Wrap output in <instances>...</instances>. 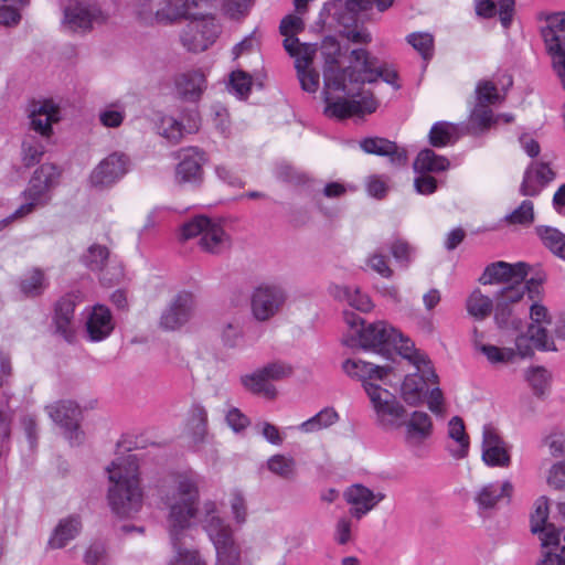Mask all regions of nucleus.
Listing matches in <instances>:
<instances>
[{"label": "nucleus", "mask_w": 565, "mask_h": 565, "mask_svg": "<svg viewBox=\"0 0 565 565\" xmlns=\"http://www.w3.org/2000/svg\"><path fill=\"white\" fill-rule=\"evenodd\" d=\"M455 132L456 128L454 125L447 121H438L430 128L428 135L429 143L437 148L445 147L451 141Z\"/></svg>", "instance_id": "864d4df0"}, {"label": "nucleus", "mask_w": 565, "mask_h": 565, "mask_svg": "<svg viewBox=\"0 0 565 565\" xmlns=\"http://www.w3.org/2000/svg\"><path fill=\"white\" fill-rule=\"evenodd\" d=\"M495 122L497 119L490 107L475 105L469 116L467 129L470 134L478 135L487 131Z\"/></svg>", "instance_id": "58836bf2"}, {"label": "nucleus", "mask_w": 565, "mask_h": 565, "mask_svg": "<svg viewBox=\"0 0 565 565\" xmlns=\"http://www.w3.org/2000/svg\"><path fill=\"white\" fill-rule=\"evenodd\" d=\"M513 492L510 481L503 483H488L483 486L476 495V502L480 509H493L500 502L509 503Z\"/></svg>", "instance_id": "c85d7f7f"}, {"label": "nucleus", "mask_w": 565, "mask_h": 565, "mask_svg": "<svg viewBox=\"0 0 565 565\" xmlns=\"http://www.w3.org/2000/svg\"><path fill=\"white\" fill-rule=\"evenodd\" d=\"M339 420V414L333 407H326L318 414L301 423L299 429L303 433H315L326 429Z\"/></svg>", "instance_id": "ea45409f"}, {"label": "nucleus", "mask_w": 565, "mask_h": 565, "mask_svg": "<svg viewBox=\"0 0 565 565\" xmlns=\"http://www.w3.org/2000/svg\"><path fill=\"white\" fill-rule=\"evenodd\" d=\"M535 232L546 248L565 260V234L555 227L543 225L537 226Z\"/></svg>", "instance_id": "e433bc0d"}, {"label": "nucleus", "mask_w": 565, "mask_h": 565, "mask_svg": "<svg viewBox=\"0 0 565 565\" xmlns=\"http://www.w3.org/2000/svg\"><path fill=\"white\" fill-rule=\"evenodd\" d=\"M190 425L198 440H202L207 427V412L202 405H193L191 408Z\"/></svg>", "instance_id": "052dcab7"}, {"label": "nucleus", "mask_w": 565, "mask_h": 565, "mask_svg": "<svg viewBox=\"0 0 565 565\" xmlns=\"http://www.w3.org/2000/svg\"><path fill=\"white\" fill-rule=\"evenodd\" d=\"M482 459L490 467H509L511 456L505 441L497 429L486 425L482 433Z\"/></svg>", "instance_id": "f3484780"}, {"label": "nucleus", "mask_w": 565, "mask_h": 565, "mask_svg": "<svg viewBox=\"0 0 565 565\" xmlns=\"http://www.w3.org/2000/svg\"><path fill=\"white\" fill-rule=\"evenodd\" d=\"M337 296L361 312H369L373 309V302L369 295L361 292L359 288L342 287Z\"/></svg>", "instance_id": "49530a36"}, {"label": "nucleus", "mask_w": 565, "mask_h": 565, "mask_svg": "<svg viewBox=\"0 0 565 565\" xmlns=\"http://www.w3.org/2000/svg\"><path fill=\"white\" fill-rule=\"evenodd\" d=\"M20 291L28 298L41 296L47 287L44 271L33 268L28 271L19 284Z\"/></svg>", "instance_id": "4c0bfd02"}, {"label": "nucleus", "mask_w": 565, "mask_h": 565, "mask_svg": "<svg viewBox=\"0 0 565 565\" xmlns=\"http://www.w3.org/2000/svg\"><path fill=\"white\" fill-rule=\"evenodd\" d=\"M193 295L181 291L174 296L160 318V327L168 331H174L185 324L193 312Z\"/></svg>", "instance_id": "2eb2a0df"}, {"label": "nucleus", "mask_w": 565, "mask_h": 565, "mask_svg": "<svg viewBox=\"0 0 565 565\" xmlns=\"http://www.w3.org/2000/svg\"><path fill=\"white\" fill-rule=\"evenodd\" d=\"M182 17H184L182 0L167 1L156 11V20L160 23H170Z\"/></svg>", "instance_id": "4d7b16f0"}, {"label": "nucleus", "mask_w": 565, "mask_h": 565, "mask_svg": "<svg viewBox=\"0 0 565 565\" xmlns=\"http://www.w3.org/2000/svg\"><path fill=\"white\" fill-rule=\"evenodd\" d=\"M504 96L498 92L497 85L491 81H480L476 86V105L490 107L502 103Z\"/></svg>", "instance_id": "de8ad7c7"}, {"label": "nucleus", "mask_w": 565, "mask_h": 565, "mask_svg": "<svg viewBox=\"0 0 565 565\" xmlns=\"http://www.w3.org/2000/svg\"><path fill=\"white\" fill-rule=\"evenodd\" d=\"M479 350L487 356L490 363H507L514 359L515 351L511 348H499L492 344H482Z\"/></svg>", "instance_id": "13d9d810"}, {"label": "nucleus", "mask_w": 565, "mask_h": 565, "mask_svg": "<svg viewBox=\"0 0 565 565\" xmlns=\"http://www.w3.org/2000/svg\"><path fill=\"white\" fill-rule=\"evenodd\" d=\"M548 499L545 495L537 498L530 516V530H557L553 524H547Z\"/></svg>", "instance_id": "8fccbe9b"}, {"label": "nucleus", "mask_w": 565, "mask_h": 565, "mask_svg": "<svg viewBox=\"0 0 565 565\" xmlns=\"http://www.w3.org/2000/svg\"><path fill=\"white\" fill-rule=\"evenodd\" d=\"M296 71L301 88L308 93H316L319 88V73L311 66L303 68L298 66Z\"/></svg>", "instance_id": "774afa93"}, {"label": "nucleus", "mask_w": 565, "mask_h": 565, "mask_svg": "<svg viewBox=\"0 0 565 565\" xmlns=\"http://www.w3.org/2000/svg\"><path fill=\"white\" fill-rule=\"evenodd\" d=\"M157 491L162 503L169 509L172 530H188L196 520H200L203 527L225 530L215 502H204L202 512H199V489L192 478L182 476L178 481L174 477L160 479Z\"/></svg>", "instance_id": "f257e3e1"}, {"label": "nucleus", "mask_w": 565, "mask_h": 565, "mask_svg": "<svg viewBox=\"0 0 565 565\" xmlns=\"http://www.w3.org/2000/svg\"><path fill=\"white\" fill-rule=\"evenodd\" d=\"M467 310L476 319H486L493 310V300L483 295L479 289L471 292L467 299Z\"/></svg>", "instance_id": "79ce46f5"}, {"label": "nucleus", "mask_w": 565, "mask_h": 565, "mask_svg": "<svg viewBox=\"0 0 565 565\" xmlns=\"http://www.w3.org/2000/svg\"><path fill=\"white\" fill-rule=\"evenodd\" d=\"M233 532H209L217 557V565H239L241 550L233 539Z\"/></svg>", "instance_id": "cd10ccee"}, {"label": "nucleus", "mask_w": 565, "mask_h": 565, "mask_svg": "<svg viewBox=\"0 0 565 565\" xmlns=\"http://www.w3.org/2000/svg\"><path fill=\"white\" fill-rule=\"evenodd\" d=\"M364 390L381 424L387 427L399 425L398 420L404 417L406 411L396 397L390 391L373 383H366Z\"/></svg>", "instance_id": "1a4fd4ad"}, {"label": "nucleus", "mask_w": 565, "mask_h": 565, "mask_svg": "<svg viewBox=\"0 0 565 565\" xmlns=\"http://www.w3.org/2000/svg\"><path fill=\"white\" fill-rule=\"evenodd\" d=\"M129 167L130 159L126 153L113 152L93 169L88 182L98 190L110 188L129 171Z\"/></svg>", "instance_id": "9d476101"}, {"label": "nucleus", "mask_w": 565, "mask_h": 565, "mask_svg": "<svg viewBox=\"0 0 565 565\" xmlns=\"http://www.w3.org/2000/svg\"><path fill=\"white\" fill-rule=\"evenodd\" d=\"M342 369L350 377L362 381L363 386L371 383L370 380L385 379L393 370L390 365L381 366L354 359L345 360L342 363Z\"/></svg>", "instance_id": "bb28decb"}, {"label": "nucleus", "mask_w": 565, "mask_h": 565, "mask_svg": "<svg viewBox=\"0 0 565 565\" xmlns=\"http://www.w3.org/2000/svg\"><path fill=\"white\" fill-rule=\"evenodd\" d=\"M241 383L253 394L263 395L268 399H274L277 396L276 387L268 382L260 369L250 374L241 376Z\"/></svg>", "instance_id": "f704fd0d"}, {"label": "nucleus", "mask_w": 565, "mask_h": 565, "mask_svg": "<svg viewBox=\"0 0 565 565\" xmlns=\"http://www.w3.org/2000/svg\"><path fill=\"white\" fill-rule=\"evenodd\" d=\"M351 63L359 65L356 72H350V83L364 84L376 83L379 79L394 86L396 89L401 87L397 83L398 74L395 68L386 63L379 65L377 57L362 47L353 49L350 52Z\"/></svg>", "instance_id": "39448f33"}, {"label": "nucleus", "mask_w": 565, "mask_h": 565, "mask_svg": "<svg viewBox=\"0 0 565 565\" xmlns=\"http://www.w3.org/2000/svg\"><path fill=\"white\" fill-rule=\"evenodd\" d=\"M546 50L552 57L553 68L565 88V17L555 13L547 18V24L542 29Z\"/></svg>", "instance_id": "0eeeda50"}, {"label": "nucleus", "mask_w": 565, "mask_h": 565, "mask_svg": "<svg viewBox=\"0 0 565 565\" xmlns=\"http://www.w3.org/2000/svg\"><path fill=\"white\" fill-rule=\"evenodd\" d=\"M366 264L372 270L384 278H392L394 275L393 269L388 265L387 257L382 252L371 254L366 259Z\"/></svg>", "instance_id": "338daca9"}, {"label": "nucleus", "mask_w": 565, "mask_h": 565, "mask_svg": "<svg viewBox=\"0 0 565 565\" xmlns=\"http://www.w3.org/2000/svg\"><path fill=\"white\" fill-rule=\"evenodd\" d=\"M555 178V172L545 162L532 163L524 172L520 185L523 196H536Z\"/></svg>", "instance_id": "b1692460"}, {"label": "nucleus", "mask_w": 565, "mask_h": 565, "mask_svg": "<svg viewBox=\"0 0 565 565\" xmlns=\"http://www.w3.org/2000/svg\"><path fill=\"white\" fill-rule=\"evenodd\" d=\"M215 8L214 0H182V9L184 18L192 21L207 20Z\"/></svg>", "instance_id": "37998d69"}, {"label": "nucleus", "mask_w": 565, "mask_h": 565, "mask_svg": "<svg viewBox=\"0 0 565 565\" xmlns=\"http://www.w3.org/2000/svg\"><path fill=\"white\" fill-rule=\"evenodd\" d=\"M184 534L185 532H171V544L177 550V556L171 565H206L198 551L181 547L180 541Z\"/></svg>", "instance_id": "a19ab883"}, {"label": "nucleus", "mask_w": 565, "mask_h": 565, "mask_svg": "<svg viewBox=\"0 0 565 565\" xmlns=\"http://www.w3.org/2000/svg\"><path fill=\"white\" fill-rule=\"evenodd\" d=\"M78 302H81L79 292H68L61 297L55 305L53 320L56 332L67 342H72L75 338L74 311Z\"/></svg>", "instance_id": "a211bd4d"}, {"label": "nucleus", "mask_w": 565, "mask_h": 565, "mask_svg": "<svg viewBox=\"0 0 565 565\" xmlns=\"http://www.w3.org/2000/svg\"><path fill=\"white\" fill-rule=\"evenodd\" d=\"M115 328L110 310L103 305H96L86 321V332L93 342L103 341L110 335Z\"/></svg>", "instance_id": "a878e982"}, {"label": "nucleus", "mask_w": 565, "mask_h": 565, "mask_svg": "<svg viewBox=\"0 0 565 565\" xmlns=\"http://www.w3.org/2000/svg\"><path fill=\"white\" fill-rule=\"evenodd\" d=\"M211 220L206 216H196L191 221L184 223L181 227V237L183 239H190L192 237L202 236L204 230L210 225Z\"/></svg>", "instance_id": "0e129e2a"}, {"label": "nucleus", "mask_w": 565, "mask_h": 565, "mask_svg": "<svg viewBox=\"0 0 565 565\" xmlns=\"http://www.w3.org/2000/svg\"><path fill=\"white\" fill-rule=\"evenodd\" d=\"M360 147L366 153L387 157L397 167L405 166L408 160L406 149L386 138L367 137L360 141Z\"/></svg>", "instance_id": "aec40b11"}, {"label": "nucleus", "mask_w": 565, "mask_h": 565, "mask_svg": "<svg viewBox=\"0 0 565 565\" xmlns=\"http://www.w3.org/2000/svg\"><path fill=\"white\" fill-rule=\"evenodd\" d=\"M343 497L348 504H350V515L356 520L369 513L384 499L383 493H374L371 489L360 483L350 486L344 491Z\"/></svg>", "instance_id": "6ab92c4d"}, {"label": "nucleus", "mask_w": 565, "mask_h": 565, "mask_svg": "<svg viewBox=\"0 0 565 565\" xmlns=\"http://www.w3.org/2000/svg\"><path fill=\"white\" fill-rule=\"evenodd\" d=\"M174 86L182 100L196 103L206 89V78L202 71L190 70L174 77Z\"/></svg>", "instance_id": "412c9836"}, {"label": "nucleus", "mask_w": 565, "mask_h": 565, "mask_svg": "<svg viewBox=\"0 0 565 565\" xmlns=\"http://www.w3.org/2000/svg\"><path fill=\"white\" fill-rule=\"evenodd\" d=\"M535 221L534 204L531 200H524L511 213L504 216V222L509 225H519L522 227L531 226Z\"/></svg>", "instance_id": "a18cd8bd"}, {"label": "nucleus", "mask_w": 565, "mask_h": 565, "mask_svg": "<svg viewBox=\"0 0 565 565\" xmlns=\"http://www.w3.org/2000/svg\"><path fill=\"white\" fill-rule=\"evenodd\" d=\"M321 55L323 57V83L326 89L345 92L347 78L350 81V72H356L352 66L341 67V45L333 36H326L321 43Z\"/></svg>", "instance_id": "423d86ee"}, {"label": "nucleus", "mask_w": 565, "mask_h": 565, "mask_svg": "<svg viewBox=\"0 0 565 565\" xmlns=\"http://www.w3.org/2000/svg\"><path fill=\"white\" fill-rule=\"evenodd\" d=\"M221 33V25L214 18L191 21L182 31V45L190 52H202L212 45Z\"/></svg>", "instance_id": "9b49d317"}, {"label": "nucleus", "mask_w": 565, "mask_h": 565, "mask_svg": "<svg viewBox=\"0 0 565 565\" xmlns=\"http://www.w3.org/2000/svg\"><path fill=\"white\" fill-rule=\"evenodd\" d=\"M422 355L425 358V362H420L419 365L414 364L422 375L408 374L402 384V397L411 406L422 403V393L427 382L438 383V375L430 367V362L425 354L422 353Z\"/></svg>", "instance_id": "dca6fc26"}, {"label": "nucleus", "mask_w": 565, "mask_h": 565, "mask_svg": "<svg viewBox=\"0 0 565 565\" xmlns=\"http://www.w3.org/2000/svg\"><path fill=\"white\" fill-rule=\"evenodd\" d=\"M284 47L287 53L295 58V68L310 67L317 52L316 45L300 43L298 38H288L284 40Z\"/></svg>", "instance_id": "72a5a7b5"}, {"label": "nucleus", "mask_w": 565, "mask_h": 565, "mask_svg": "<svg viewBox=\"0 0 565 565\" xmlns=\"http://www.w3.org/2000/svg\"><path fill=\"white\" fill-rule=\"evenodd\" d=\"M361 111V103L355 99L338 98L334 102L328 103L324 113L329 117L344 119L350 116L356 115Z\"/></svg>", "instance_id": "09e8293b"}, {"label": "nucleus", "mask_w": 565, "mask_h": 565, "mask_svg": "<svg viewBox=\"0 0 565 565\" xmlns=\"http://www.w3.org/2000/svg\"><path fill=\"white\" fill-rule=\"evenodd\" d=\"M106 470L110 482L107 499L111 511L119 516L137 512L141 508L143 493L136 455L116 458Z\"/></svg>", "instance_id": "7ed1b4c3"}, {"label": "nucleus", "mask_w": 565, "mask_h": 565, "mask_svg": "<svg viewBox=\"0 0 565 565\" xmlns=\"http://www.w3.org/2000/svg\"><path fill=\"white\" fill-rule=\"evenodd\" d=\"M177 158L180 160L175 168L177 183L200 185L203 182L205 152L198 147H186L178 151Z\"/></svg>", "instance_id": "ddd939ff"}, {"label": "nucleus", "mask_w": 565, "mask_h": 565, "mask_svg": "<svg viewBox=\"0 0 565 565\" xmlns=\"http://www.w3.org/2000/svg\"><path fill=\"white\" fill-rule=\"evenodd\" d=\"M60 177L61 170L53 163H43L36 169L29 181L28 188L21 193L25 202L11 215L0 221V231L11 222L32 214L36 207L45 206L51 200L49 192L58 184Z\"/></svg>", "instance_id": "20e7f679"}, {"label": "nucleus", "mask_w": 565, "mask_h": 565, "mask_svg": "<svg viewBox=\"0 0 565 565\" xmlns=\"http://www.w3.org/2000/svg\"><path fill=\"white\" fill-rule=\"evenodd\" d=\"M84 562L86 565H107L108 554L105 543L93 542L84 555Z\"/></svg>", "instance_id": "680f3d73"}, {"label": "nucleus", "mask_w": 565, "mask_h": 565, "mask_svg": "<svg viewBox=\"0 0 565 565\" xmlns=\"http://www.w3.org/2000/svg\"><path fill=\"white\" fill-rule=\"evenodd\" d=\"M399 425L405 428V441L409 446H419L433 434V422L426 412L415 411Z\"/></svg>", "instance_id": "393cba45"}, {"label": "nucleus", "mask_w": 565, "mask_h": 565, "mask_svg": "<svg viewBox=\"0 0 565 565\" xmlns=\"http://www.w3.org/2000/svg\"><path fill=\"white\" fill-rule=\"evenodd\" d=\"M200 128V117L198 113H193L189 117L188 126H184L173 117H164L161 120V135L170 141L178 143L183 138L184 132L194 134Z\"/></svg>", "instance_id": "7c9ffc66"}, {"label": "nucleus", "mask_w": 565, "mask_h": 565, "mask_svg": "<svg viewBox=\"0 0 565 565\" xmlns=\"http://www.w3.org/2000/svg\"><path fill=\"white\" fill-rule=\"evenodd\" d=\"M267 468L284 479H292L296 475V461L285 455H274L267 460Z\"/></svg>", "instance_id": "3c124183"}, {"label": "nucleus", "mask_w": 565, "mask_h": 565, "mask_svg": "<svg viewBox=\"0 0 565 565\" xmlns=\"http://www.w3.org/2000/svg\"><path fill=\"white\" fill-rule=\"evenodd\" d=\"M530 271V265L524 262L510 264L503 260L489 264L479 278L482 285H505L523 282Z\"/></svg>", "instance_id": "4468645a"}, {"label": "nucleus", "mask_w": 565, "mask_h": 565, "mask_svg": "<svg viewBox=\"0 0 565 565\" xmlns=\"http://www.w3.org/2000/svg\"><path fill=\"white\" fill-rule=\"evenodd\" d=\"M126 117L125 106L120 102L111 103L100 109L98 118L107 128H118Z\"/></svg>", "instance_id": "603ef678"}, {"label": "nucleus", "mask_w": 565, "mask_h": 565, "mask_svg": "<svg viewBox=\"0 0 565 565\" xmlns=\"http://www.w3.org/2000/svg\"><path fill=\"white\" fill-rule=\"evenodd\" d=\"M102 10L96 6L76 4L66 8L64 12V24L72 31H87L93 23L105 21Z\"/></svg>", "instance_id": "5701e85b"}, {"label": "nucleus", "mask_w": 565, "mask_h": 565, "mask_svg": "<svg viewBox=\"0 0 565 565\" xmlns=\"http://www.w3.org/2000/svg\"><path fill=\"white\" fill-rule=\"evenodd\" d=\"M265 377L270 381H280L292 374V367L284 362L268 363L260 369Z\"/></svg>", "instance_id": "69168bd1"}, {"label": "nucleus", "mask_w": 565, "mask_h": 565, "mask_svg": "<svg viewBox=\"0 0 565 565\" xmlns=\"http://www.w3.org/2000/svg\"><path fill=\"white\" fill-rule=\"evenodd\" d=\"M201 248L211 254H220L230 248V238L223 227L215 222H210L199 242Z\"/></svg>", "instance_id": "2f4dec72"}, {"label": "nucleus", "mask_w": 565, "mask_h": 565, "mask_svg": "<svg viewBox=\"0 0 565 565\" xmlns=\"http://www.w3.org/2000/svg\"><path fill=\"white\" fill-rule=\"evenodd\" d=\"M58 108L52 102L35 104L30 113L31 128L42 136H49L52 131V122L58 121Z\"/></svg>", "instance_id": "c756f323"}, {"label": "nucleus", "mask_w": 565, "mask_h": 565, "mask_svg": "<svg viewBox=\"0 0 565 565\" xmlns=\"http://www.w3.org/2000/svg\"><path fill=\"white\" fill-rule=\"evenodd\" d=\"M407 42L423 56L429 60L434 53V38L429 33L416 32L407 35Z\"/></svg>", "instance_id": "6e6d98bb"}, {"label": "nucleus", "mask_w": 565, "mask_h": 565, "mask_svg": "<svg viewBox=\"0 0 565 565\" xmlns=\"http://www.w3.org/2000/svg\"><path fill=\"white\" fill-rule=\"evenodd\" d=\"M109 257V250L106 246L94 244L84 255L85 265L94 271L104 269Z\"/></svg>", "instance_id": "5fc2aeb1"}, {"label": "nucleus", "mask_w": 565, "mask_h": 565, "mask_svg": "<svg viewBox=\"0 0 565 565\" xmlns=\"http://www.w3.org/2000/svg\"><path fill=\"white\" fill-rule=\"evenodd\" d=\"M533 345L541 351H556L553 339L548 338L547 330L543 326L530 324L525 334H520L515 339V348L521 358H527L533 354Z\"/></svg>", "instance_id": "4be33fe9"}, {"label": "nucleus", "mask_w": 565, "mask_h": 565, "mask_svg": "<svg viewBox=\"0 0 565 565\" xmlns=\"http://www.w3.org/2000/svg\"><path fill=\"white\" fill-rule=\"evenodd\" d=\"M449 164V160L446 157L439 156L434 150L426 148L417 154L414 161V170L419 173L440 172L447 170Z\"/></svg>", "instance_id": "c9c22d12"}, {"label": "nucleus", "mask_w": 565, "mask_h": 565, "mask_svg": "<svg viewBox=\"0 0 565 565\" xmlns=\"http://www.w3.org/2000/svg\"><path fill=\"white\" fill-rule=\"evenodd\" d=\"M30 4V0H0V24L12 26L21 20L20 10Z\"/></svg>", "instance_id": "c03bdc74"}, {"label": "nucleus", "mask_w": 565, "mask_h": 565, "mask_svg": "<svg viewBox=\"0 0 565 565\" xmlns=\"http://www.w3.org/2000/svg\"><path fill=\"white\" fill-rule=\"evenodd\" d=\"M286 300L287 294L281 286L262 284L250 296L252 315L259 322L268 321L282 309Z\"/></svg>", "instance_id": "6e6552de"}, {"label": "nucleus", "mask_w": 565, "mask_h": 565, "mask_svg": "<svg viewBox=\"0 0 565 565\" xmlns=\"http://www.w3.org/2000/svg\"><path fill=\"white\" fill-rule=\"evenodd\" d=\"M448 435L454 441L448 446L450 454L458 459L466 457L469 450V437L466 434L463 420L459 416L449 420Z\"/></svg>", "instance_id": "473e14b6"}, {"label": "nucleus", "mask_w": 565, "mask_h": 565, "mask_svg": "<svg viewBox=\"0 0 565 565\" xmlns=\"http://www.w3.org/2000/svg\"><path fill=\"white\" fill-rule=\"evenodd\" d=\"M343 319L349 328L342 338L344 345L382 355L395 350L413 364L419 365L420 362H425L422 353L414 349V343L386 321L366 323L351 310L343 311Z\"/></svg>", "instance_id": "f03ea898"}, {"label": "nucleus", "mask_w": 565, "mask_h": 565, "mask_svg": "<svg viewBox=\"0 0 565 565\" xmlns=\"http://www.w3.org/2000/svg\"><path fill=\"white\" fill-rule=\"evenodd\" d=\"M390 250L395 260L405 267L411 264L415 254V248L402 238H395L390 246Z\"/></svg>", "instance_id": "bf43d9fd"}, {"label": "nucleus", "mask_w": 565, "mask_h": 565, "mask_svg": "<svg viewBox=\"0 0 565 565\" xmlns=\"http://www.w3.org/2000/svg\"><path fill=\"white\" fill-rule=\"evenodd\" d=\"M525 377L535 394L541 395L544 393L548 382V373L544 367L536 366L529 369Z\"/></svg>", "instance_id": "e2e57ef3"}, {"label": "nucleus", "mask_w": 565, "mask_h": 565, "mask_svg": "<svg viewBox=\"0 0 565 565\" xmlns=\"http://www.w3.org/2000/svg\"><path fill=\"white\" fill-rule=\"evenodd\" d=\"M50 418L64 429L65 437L72 445L81 444L83 433L79 431L81 408L72 401H58L45 407Z\"/></svg>", "instance_id": "f8f14e48"}]
</instances>
